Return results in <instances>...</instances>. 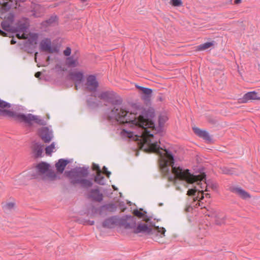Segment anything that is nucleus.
<instances>
[{
	"instance_id": "nucleus-1",
	"label": "nucleus",
	"mask_w": 260,
	"mask_h": 260,
	"mask_svg": "<svg viewBox=\"0 0 260 260\" xmlns=\"http://www.w3.org/2000/svg\"><path fill=\"white\" fill-rule=\"evenodd\" d=\"M111 116L120 123H126L132 128L141 129L140 135H136L137 139L140 138L142 140V147L146 145V147L144 148L146 152L155 153L159 155V163L161 172L164 176L168 177L169 181H174L176 179L184 180L188 183L199 181L198 185H200L201 188H203L202 185H205V191H208L206 182H201L205 178L206 175L204 173L193 175L188 169L183 170L179 167H173L174 160L173 155L166 149L160 148L159 143L151 142L150 138L153 137V134L148 130L154 127L151 120L144 118L137 113L128 112L118 107H115L112 110Z\"/></svg>"
},
{
	"instance_id": "nucleus-2",
	"label": "nucleus",
	"mask_w": 260,
	"mask_h": 260,
	"mask_svg": "<svg viewBox=\"0 0 260 260\" xmlns=\"http://www.w3.org/2000/svg\"><path fill=\"white\" fill-rule=\"evenodd\" d=\"M10 107V104L0 100V116L13 117L29 124H31L33 122L41 124H43V121L38 116L31 114L25 115L23 114L15 113L10 110L7 109V108H9Z\"/></svg>"
},
{
	"instance_id": "nucleus-3",
	"label": "nucleus",
	"mask_w": 260,
	"mask_h": 260,
	"mask_svg": "<svg viewBox=\"0 0 260 260\" xmlns=\"http://www.w3.org/2000/svg\"><path fill=\"white\" fill-rule=\"evenodd\" d=\"M37 172V175H29L28 173L23 175V176L26 177L28 179H31L35 177H38V176H41L44 179L53 180L56 178V175L54 172L50 170V166L45 162H41L38 164L36 167Z\"/></svg>"
},
{
	"instance_id": "nucleus-4",
	"label": "nucleus",
	"mask_w": 260,
	"mask_h": 260,
	"mask_svg": "<svg viewBox=\"0 0 260 260\" xmlns=\"http://www.w3.org/2000/svg\"><path fill=\"white\" fill-rule=\"evenodd\" d=\"M135 233H147L148 234H151L154 232H158L160 234V235L165 236L166 230L162 227L159 226H148L146 223L143 224H139L138 226L134 230Z\"/></svg>"
},
{
	"instance_id": "nucleus-5",
	"label": "nucleus",
	"mask_w": 260,
	"mask_h": 260,
	"mask_svg": "<svg viewBox=\"0 0 260 260\" xmlns=\"http://www.w3.org/2000/svg\"><path fill=\"white\" fill-rule=\"evenodd\" d=\"M87 175V171L86 170H82L77 172V177L78 179L73 180L74 183H80L83 187H89L92 185V183L90 180L80 178L81 176H85Z\"/></svg>"
},
{
	"instance_id": "nucleus-6",
	"label": "nucleus",
	"mask_w": 260,
	"mask_h": 260,
	"mask_svg": "<svg viewBox=\"0 0 260 260\" xmlns=\"http://www.w3.org/2000/svg\"><path fill=\"white\" fill-rule=\"evenodd\" d=\"M69 77L70 79L75 82V88L78 89L77 84H80L84 78L83 72L81 71L74 70L70 72Z\"/></svg>"
},
{
	"instance_id": "nucleus-7",
	"label": "nucleus",
	"mask_w": 260,
	"mask_h": 260,
	"mask_svg": "<svg viewBox=\"0 0 260 260\" xmlns=\"http://www.w3.org/2000/svg\"><path fill=\"white\" fill-rule=\"evenodd\" d=\"M41 49L49 53H53L56 51V49L51 47V40L48 39L43 40L40 43Z\"/></svg>"
},
{
	"instance_id": "nucleus-8",
	"label": "nucleus",
	"mask_w": 260,
	"mask_h": 260,
	"mask_svg": "<svg viewBox=\"0 0 260 260\" xmlns=\"http://www.w3.org/2000/svg\"><path fill=\"white\" fill-rule=\"evenodd\" d=\"M39 134L42 140L45 143L49 142L52 139V134L47 127H43L40 130Z\"/></svg>"
},
{
	"instance_id": "nucleus-9",
	"label": "nucleus",
	"mask_w": 260,
	"mask_h": 260,
	"mask_svg": "<svg viewBox=\"0 0 260 260\" xmlns=\"http://www.w3.org/2000/svg\"><path fill=\"white\" fill-rule=\"evenodd\" d=\"M87 88L90 91L95 90L98 86V83L94 76H89L87 79Z\"/></svg>"
},
{
	"instance_id": "nucleus-10",
	"label": "nucleus",
	"mask_w": 260,
	"mask_h": 260,
	"mask_svg": "<svg viewBox=\"0 0 260 260\" xmlns=\"http://www.w3.org/2000/svg\"><path fill=\"white\" fill-rule=\"evenodd\" d=\"M136 87L140 89L142 98L145 101L149 100L151 96L152 91L151 89L136 85Z\"/></svg>"
},
{
	"instance_id": "nucleus-11",
	"label": "nucleus",
	"mask_w": 260,
	"mask_h": 260,
	"mask_svg": "<svg viewBox=\"0 0 260 260\" xmlns=\"http://www.w3.org/2000/svg\"><path fill=\"white\" fill-rule=\"evenodd\" d=\"M243 100L244 102H247L249 100L260 101V95H259L258 92L255 91H250L244 94L243 98Z\"/></svg>"
},
{
	"instance_id": "nucleus-12",
	"label": "nucleus",
	"mask_w": 260,
	"mask_h": 260,
	"mask_svg": "<svg viewBox=\"0 0 260 260\" xmlns=\"http://www.w3.org/2000/svg\"><path fill=\"white\" fill-rule=\"evenodd\" d=\"M232 191L243 199H247L251 197L247 192L240 187L233 188Z\"/></svg>"
},
{
	"instance_id": "nucleus-13",
	"label": "nucleus",
	"mask_w": 260,
	"mask_h": 260,
	"mask_svg": "<svg viewBox=\"0 0 260 260\" xmlns=\"http://www.w3.org/2000/svg\"><path fill=\"white\" fill-rule=\"evenodd\" d=\"M32 7L34 11L33 15L35 17H40L43 15L45 12V8L39 4H34Z\"/></svg>"
},
{
	"instance_id": "nucleus-14",
	"label": "nucleus",
	"mask_w": 260,
	"mask_h": 260,
	"mask_svg": "<svg viewBox=\"0 0 260 260\" xmlns=\"http://www.w3.org/2000/svg\"><path fill=\"white\" fill-rule=\"evenodd\" d=\"M78 55L74 56L73 55L70 57H68L66 60L67 64L71 67H76L79 66L78 61Z\"/></svg>"
},
{
	"instance_id": "nucleus-15",
	"label": "nucleus",
	"mask_w": 260,
	"mask_h": 260,
	"mask_svg": "<svg viewBox=\"0 0 260 260\" xmlns=\"http://www.w3.org/2000/svg\"><path fill=\"white\" fill-rule=\"evenodd\" d=\"M68 163V160L63 159H60L55 165L57 172L60 173H62Z\"/></svg>"
},
{
	"instance_id": "nucleus-16",
	"label": "nucleus",
	"mask_w": 260,
	"mask_h": 260,
	"mask_svg": "<svg viewBox=\"0 0 260 260\" xmlns=\"http://www.w3.org/2000/svg\"><path fill=\"white\" fill-rule=\"evenodd\" d=\"M209 216H211L215 218V222L217 224H221L224 223V217L222 216H221L220 213H219L218 212L214 211Z\"/></svg>"
},
{
	"instance_id": "nucleus-17",
	"label": "nucleus",
	"mask_w": 260,
	"mask_h": 260,
	"mask_svg": "<svg viewBox=\"0 0 260 260\" xmlns=\"http://www.w3.org/2000/svg\"><path fill=\"white\" fill-rule=\"evenodd\" d=\"M13 17L12 16H11V18L9 19L8 20H5L2 23V26L3 29L6 31H11L12 26L11 24L12 23L13 21Z\"/></svg>"
},
{
	"instance_id": "nucleus-18",
	"label": "nucleus",
	"mask_w": 260,
	"mask_h": 260,
	"mask_svg": "<svg viewBox=\"0 0 260 260\" xmlns=\"http://www.w3.org/2000/svg\"><path fill=\"white\" fill-rule=\"evenodd\" d=\"M214 42H207L203 44H201L195 47V50L197 51H203L209 49L214 46Z\"/></svg>"
},
{
	"instance_id": "nucleus-19",
	"label": "nucleus",
	"mask_w": 260,
	"mask_h": 260,
	"mask_svg": "<svg viewBox=\"0 0 260 260\" xmlns=\"http://www.w3.org/2000/svg\"><path fill=\"white\" fill-rule=\"evenodd\" d=\"M116 222V219L114 217H112L106 219L103 223L104 227L107 228H112L114 226Z\"/></svg>"
},
{
	"instance_id": "nucleus-20",
	"label": "nucleus",
	"mask_w": 260,
	"mask_h": 260,
	"mask_svg": "<svg viewBox=\"0 0 260 260\" xmlns=\"http://www.w3.org/2000/svg\"><path fill=\"white\" fill-rule=\"evenodd\" d=\"M90 196L93 200L97 201H101L103 199L102 194L98 189L92 190Z\"/></svg>"
},
{
	"instance_id": "nucleus-21",
	"label": "nucleus",
	"mask_w": 260,
	"mask_h": 260,
	"mask_svg": "<svg viewBox=\"0 0 260 260\" xmlns=\"http://www.w3.org/2000/svg\"><path fill=\"white\" fill-rule=\"evenodd\" d=\"M19 32L17 34V37L19 39H27V35L25 33L26 30V26H22L19 28Z\"/></svg>"
},
{
	"instance_id": "nucleus-22",
	"label": "nucleus",
	"mask_w": 260,
	"mask_h": 260,
	"mask_svg": "<svg viewBox=\"0 0 260 260\" xmlns=\"http://www.w3.org/2000/svg\"><path fill=\"white\" fill-rule=\"evenodd\" d=\"M43 146L39 144H36L34 146V151L37 156L41 155L43 152Z\"/></svg>"
},
{
	"instance_id": "nucleus-23",
	"label": "nucleus",
	"mask_w": 260,
	"mask_h": 260,
	"mask_svg": "<svg viewBox=\"0 0 260 260\" xmlns=\"http://www.w3.org/2000/svg\"><path fill=\"white\" fill-rule=\"evenodd\" d=\"M55 143L53 142L50 145L47 146L45 149V152L47 155H51L52 152L55 150Z\"/></svg>"
},
{
	"instance_id": "nucleus-24",
	"label": "nucleus",
	"mask_w": 260,
	"mask_h": 260,
	"mask_svg": "<svg viewBox=\"0 0 260 260\" xmlns=\"http://www.w3.org/2000/svg\"><path fill=\"white\" fill-rule=\"evenodd\" d=\"M14 205L12 202L6 203L3 205V208L5 212H8L14 207Z\"/></svg>"
},
{
	"instance_id": "nucleus-25",
	"label": "nucleus",
	"mask_w": 260,
	"mask_h": 260,
	"mask_svg": "<svg viewBox=\"0 0 260 260\" xmlns=\"http://www.w3.org/2000/svg\"><path fill=\"white\" fill-rule=\"evenodd\" d=\"M92 169L93 170L96 171V175L95 176V180L99 181V177L101 175V170H100L99 166L95 164H93Z\"/></svg>"
},
{
	"instance_id": "nucleus-26",
	"label": "nucleus",
	"mask_w": 260,
	"mask_h": 260,
	"mask_svg": "<svg viewBox=\"0 0 260 260\" xmlns=\"http://www.w3.org/2000/svg\"><path fill=\"white\" fill-rule=\"evenodd\" d=\"M193 131L196 135H197L198 136L200 137H202L203 133L205 132V131H203L200 129L199 128L196 127H193Z\"/></svg>"
},
{
	"instance_id": "nucleus-27",
	"label": "nucleus",
	"mask_w": 260,
	"mask_h": 260,
	"mask_svg": "<svg viewBox=\"0 0 260 260\" xmlns=\"http://www.w3.org/2000/svg\"><path fill=\"white\" fill-rule=\"evenodd\" d=\"M193 131L196 135H197L198 136L200 137H202L203 133L205 132V131H203L200 129L199 128L196 127H193Z\"/></svg>"
},
{
	"instance_id": "nucleus-28",
	"label": "nucleus",
	"mask_w": 260,
	"mask_h": 260,
	"mask_svg": "<svg viewBox=\"0 0 260 260\" xmlns=\"http://www.w3.org/2000/svg\"><path fill=\"white\" fill-rule=\"evenodd\" d=\"M193 131L196 135H197L198 136L200 137H202L203 133L205 132V131H203L200 129L199 128L196 127H193Z\"/></svg>"
},
{
	"instance_id": "nucleus-29",
	"label": "nucleus",
	"mask_w": 260,
	"mask_h": 260,
	"mask_svg": "<svg viewBox=\"0 0 260 260\" xmlns=\"http://www.w3.org/2000/svg\"><path fill=\"white\" fill-rule=\"evenodd\" d=\"M193 131L196 135H197L198 136L200 137H202L203 133L205 132V131H203L200 129L199 128L196 127H193Z\"/></svg>"
},
{
	"instance_id": "nucleus-30",
	"label": "nucleus",
	"mask_w": 260,
	"mask_h": 260,
	"mask_svg": "<svg viewBox=\"0 0 260 260\" xmlns=\"http://www.w3.org/2000/svg\"><path fill=\"white\" fill-rule=\"evenodd\" d=\"M111 95V93L109 92H104L100 94L99 98L101 99L108 100Z\"/></svg>"
},
{
	"instance_id": "nucleus-31",
	"label": "nucleus",
	"mask_w": 260,
	"mask_h": 260,
	"mask_svg": "<svg viewBox=\"0 0 260 260\" xmlns=\"http://www.w3.org/2000/svg\"><path fill=\"white\" fill-rule=\"evenodd\" d=\"M171 4L174 7L181 6L182 5L181 0H171Z\"/></svg>"
},
{
	"instance_id": "nucleus-32",
	"label": "nucleus",
	"mask_w": 260,
	"mask_h": 260,
	"mask_svg": "<svg viewBox=\"0 0 260 260\" xmlns=\"http://www.w3.org/2000/svg\"><path fill=\"white\" fill-rule=\"evenodd\" d=\"M57 21V17L56 16H52L48 20H47L45 23L47 25H51L53 23H55Z\"/></svg>"
},
{
	"instance_id": "nucleus-33",
	"label": "nucleus",
	"mask_w": 260,
	"mask_h": 260,
	"mask_svg": "<svg viewBox=\"0 0 260 260\" xmlns=\"http://www.w3.org/2000/svg\"><path fill=\"white\" fill-rule=\"evenodd\" d=\"M204 196L207 198H209L210 197V194H209L208 193L204 194L203 190H201V191L199 190V195H198V197H199L200 198V200H202L204 198Z\"/></svg>"
},
{
	"instance_id": "nucleus-34",
	"label": "nucleus",
	"mask_w": 260,
	"mask_h": 260,
	"mask_svg": "<svg viewBox=\"0 0 260 260\" xmlns=\"http://www.w3.org/2000/svg\"><path fill=\"white\" fill-rule=\"evenodd\" d=\"M134 214L135 216H136L138 217H140V218L143 217V216H144V214L143 213H142L141 211L138 210H136L134 211Z\"/></svg>"
},
{
	"instance_id": "nucleus-35",
	"label": "nucleus",
	"mask_w": 260,
	"mask_h": 260,
	"mask_svg": "<svg viewBox=\"0 0 260 260\" xmlns=\"http://www.w3.org/2000/svg\"><path fill=\"white\" fill-rule=\"evenodd\" d=\"M201 138H202L207 141L211 140L209 134L206 131H205V132L203 133V135H202V137Z\"/></svg>"
},
{
	"instance_id": "nucleus-36",
	"label": "nucleus",
	"mask_w": 260,
	"mask_h": 260,
	"mask_svg": "<svg viewBox=\"0 0 260 260\" xmlns=\"http://www.w3.org/2000/svg\"><path fill=\"white\" fill-rule=\"evenodd\" d=\"M102 172H101V175H100V176L99 177V180L98 181V180H96L95 179V181L97 183H98L100 184H104V177L102 175Z\"/></svg>"
},
{
	"instance_id": "nucleus-37",
	"label": "nucleus",
	"mask_w": 260,
	"mask_h": 260,
	"mask_svg": "<svg viewBox=\"0 0 260 260\" xmlns=\"http://www.w3.org/2000/svg\"><path fill=\"white\" fill-rule=\"evenodd\" d=\"M197 191L196 189H189L187 191V194L189 196H194Z\"/></svg>"
},
{
	"instance_id": "nucleus-38",
	"label": "nucleus",
	"mask_w": 260,
	"mask_h": 260,
	"mask_svg": "<svg viewBox=\"0 0 260 260\" xmlns=\"http://www.w3.org/2000/svg\"><path fill=\"white\" fill-rule=\"evenodd\" d=\"M103 170V173L105 174L107 177H109L111 175V173L107 170V168L106 167H104Z\"/></svg>"
},
{
	"instance_id": "nucleus-39",
	"label": "nucleus",
	"mask_w": 260,
	"mask_h": 260,
	"mask_svg": "<svg viewBox=\"0 0 260 260\" xmlns=\"http://www.w3.org/2000/svg\"><path fill=\"white\" fill-rule=\"evenodd\" d=\"M71 49L70 48L68 47L66 48V50L63 51V54L66 56H69L71 54Z\"/></svg>"
},
{
	"instance_id": "nucleus-40",
	"label": "nucleus",
	"mask_w": 260,
	"mask_h": 260,
	"mask_svg": "<svg viewBox=\"0 0 260 260\" xmlns=\"http://www.w3.org/2000/svg\"><path fill=\"white\" fill-rule=\"evenodd\" d=\"M122 133L123 135H124L125 134H126L127 135V137L128 138H132L133 137V133L132 132H128V131H126L124 129H123L122 131Z\"/></svg>"
},
{
	"instance_id": "nucleus-41",
	"label": "nucleus",
	"mask_w": 260,
	"mask_h": 260,
	"mask_svg": "<svg viewBox=\"0 0 260 260\" xmlns=\"http://www.w3.org/2000/svg\"><path fill=\"white\" fill-rule=\"evenodd\" d=\"M56 69H58V71H67V69L65 67H61L60 65H57Z\"/></svg>"
},
{
	"instance_id": "nucleus-42",
	"label": "nucleus",
	"mask_w": 260,
	"mask_h": 260,
	"mask_svg": "<svg viewBox=\"0 0 260 260\" xmlns=\"http://www.w3.org/2000/svg\"><path fill=\"white\" fill-rule=\"evenodd\" d=\"M32 37L34 39V44H37V38H38V36L37 34H32Z\"/></svg>"
},
{
	"instance_id": "nucleus-43",
	"label": "nucleus",
	"mask_w": 260,
	"mask_h": 260,
	"mask_svg": "<svg viewBox=\"0 0 260 260\" xmlns=\"http://www.w3.org/2000/svg\"><path fill=\"white\" fill-rule=\"evenodd\" d=\"M41 75V73L40 72H38L35 74V77L37 78H39Z\"/></svg>"
},
{
	"instance_id": "nucleus-44",
	"label": "nucleus",
	"mask_w": 260,
	"mask_h": 260,
	"mask_svg": "<svg viewBox=\"0 0 260 260\" xmlns=\"http://www.w3.org/2000/svg\"><path fill=\"white\" fill-rule=\"evenodd\" d=\"M161 119H163V120L165 121H166V120H167V117H162V116H160V117H159V121L160 122V121H161Z\"/></svg>"
},
{
	"instance_id": "nucleus-45",
	"label": "nucleus",
	"mask_w": 260,
	"mask_h": 260,
	"mask_svg": "<svg viewBox=\"0 0 260 260\" xmlns=\"http://www.w3.org/2000/svg\"><path fill=\"white\" fill-rule=\"evenodd\" d=\"M234 2L235 4H239L241 2V0H235Z\"/></svg>"
},
{
	"instance_id": "nucleus-46",
	"label": "nucleus",
	"mask_w": 260,
	"mask_h": 260,
	"mask_svg": "<svg viewBox=\"0 0 260 260\" xmlns=\"http://www.w3.org/2000/svg\"><path fill=\"white\" fill-rule=\"evenodd\" d=\"M0 35H2L3 36H5L6 33L5 32H4L3 31L0 30Z\"/></svg>"
},
{
	"instance_id": "nucleus-47",
	"label": "nucleus",
	"mask_w": 260,
	"mask_h": 260,
	"mask_svg": "<svg viewBox=\"0 0 260 260\" xmlns=\"http://www.w3.org/2000/svg\"><path fill=\"white\" fill-rule=\"evenodd\" d=\"M15 43H16V42H15V41H14L13 40H12L11 41V44H15Z\"/></svg>"
},
{
	"instance_id": "nucleus-48",
	"label": "nucleus",
	"mask_w": 260,
	"mask_h": 260,
	"mask_svg": "<svg viewBox=\"0 0 260 260\" xmlns=\"http://www.w3.org/2000/svg\"><path fill=\"white\" fill-rule=\"evenodd\" d=\"M37 54H38V53H37V52H36V53H35V60H36V59H37Z\"/></svg>"
},
{
	"instance_id": "nucleus-49",
	"label": "nucleus",
	"mask_w": 260,
	"mask_h": 260,
	"mask_svg": "<svg viewBox=\"0 0 260 260\" xmlns=\"http://www.w3.org/2000/svg\"><path fill=\"white\" fill-rule=\"evenodd\" d=\"M82 2H85L86 0H80Z\"/></svg>"
}]
</instances>
